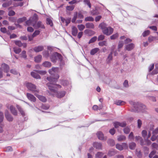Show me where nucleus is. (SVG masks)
I'll return each instance as SVG.
<instances>
[{
  "mask_svg": "<svg viewBox=\"0 0 158 158\" xmlns=\"http://www.w3.org/2000/svg\"><path fill=\"white\" fill-rule=\"evenodd\" d=\"M99 50L98 48H95L92 49L90 51V54L92 55H94Z\"/></svg>",
  "mask_w": 158,
  "mask_h": 158,
  "instance_id": "b1692460",
  "label": "nucleus"
},
{
  "mask_svg": "<svg viewBox=\"0 0 158 158\" xmlns=\"http://www.w3.org/2000/svg\"><path fill=\"white\" fill-rule=\"evenodd\" d=\"M85 21H93L94 19L91 16L87 17L85 18Z\"/></svg>",
  "mask_w": 158,
  "mask_h": 158,
  "instance_id": "473e14b6",
  "label": "nucleus"
},
{
  "mask_svg": "<svg viewBox=\"0 0 158 158\" xmlns=\"http://www.w3.org/2000/svg\"><path fill=\"white\" fill-rule=\"evenodd\" d=\"M72 34L74 36H76L77 35L78 30L77 28L74 26L72 27Z\"/></svg>",
  "mask_w": 158,
  "mask_h": 158,
  "instance_id": "9d476101",
  "label": "nucleus"
},
{
  "mask_svg": "<svg viewBox=\"0 0 158 158\" xmlns=\"http://www.w3.org/2000/svg\"><path fill=\"white\" fill-rule=\"evenodd\" d=\"M50 58L52 62L55 63L56 62L57 58L60 60H62V56L58 52H55L50 56Z\"/></svg>",
  "mask_w": 158,
  "mask_h": 158,
  "instance_id": "39448f33",
  "label": "nucleus"
},
{
  "mask_svg": "<svg viewBox=\"0 0 158 158\" xmlns=\"http://www.w3.org/2000/svg\"><path fill=\"white\" fill-rule=\"evenodd\" d=\"M75 8L74 6H67L66 7V10L69 11H72Z\"/></svg>",
  "mask_w": 158,
  "mask_h": 158,
  "instance_id": "2f4dec72",
  "label": "nucleus"
},
{
  "mask_svg": "<svg viewBox=\"0 0 158 158\" xmlns=\"http://www.w3.org/2000/svg\"><path fill=\"white\" fill-rule=\"evenodd\" d=\"M44 47L42 46H39L34 48L33 50L36 52L42 51L44 49Z\"/></svg>",
  "mask_w": 158,
  "mask_h": 158,
  "instance_id": "ddd939ff",
  "label": "nucleus"
},
{
  "mask_svg": "<svg viewBox=\"0 0 158 158\" xmlns=\"http://www.w3.org/2000/svg\"><path fill=\"white\" fill-rule=\"evenodd\" d=\"M4 118V116L2 113L0 112V123L2 122Z\"/></svg>",
  "mask_w": 158,
  "mask_h": 158,
  "instance_id": "69168bd1",
  "label": "nucleus"
},
{
  "mask_svg": "<svg viewBox=\"0 0 158 158\" xmlns=\"http://www.w3.org/2000/svg\"><path fill=\"white\" fill-rule=\"evenodd\" d=\"M134 44L133 43L128 44L126 46L125 48V50L130 51L134 48Z\"/></svg>",
  "mask_w": 158,
  "mask_h": 158,
  "instance_id": "9b49d317",
  "label": "nucleus"
},
{
  "mask_svg": "<svg viewBox=\"0 0 158 158\" xmlns=\"http://www.w3.org/2000/svg\"><path fill=\"white\" fill-rule=\"evenodd\" d=\"M77 27L79 30L81 31H82L85 28V26L82 24L78 25Z\"/></svg>",
  "mask_w": 158,
  "mask_h": 158,
  "instance_id": "c756f323",
  "label": "nucleus"
},
{
  "mask_svg": "<svg viewBox=\"0 0 158 158\" xmlns=\"http://www.w3.org/2000/svg\"><path fill=\"white\" fill-rule=\"evenodd\" d=\"M126 139V137L123 135H121L118 137V140L119 141H122L125 140Z\"/></svg>",
  "mask_w": 158,
  "mask_h": 158,
  "instance_id": "c85d7f7f",
  "label": "nucleus"
},
{
  "mask_svg": "<svg viewBox=\"0 0 158 158\" xmlns=\"http://www.w3.org/2000/svg\"><path fill=\"white\" fill-rule=\"evenodd\" d=\"M58 71V68H52L51 69L49 70V72L50 74L53 76L48 77L47 79L51 84L56 83L59 78V75L57 73L54 74V73H57Z\"/></svg>",
  "mask_w": 158,
  "mask_h": 158,
  "instance_id": "f03ea898",
  "label": "nucleus"
},
{
  "mask_svg": "<svg viewBox=\"0 0 158 158\" xmlns=\"http://www.w3.org/2000/svg\"><path fill=\"white\" fill-rule=\"evenodd\" d=\"M77 12H75L74 15V16L72 20V22L73 23H74L75 22L77 18Z\"/></svg>",
  "mask_w": 158,
  "mask_h": 158,
  "instance_id": "4c0bfd02",
  "label": "nucleus"
},
{
  "mask_svg": "<svg viewBox=\"0 0 158 158\" xmlns=\"http://www.w3.org/2000/svg\"><path fill=\"white\" fill-rule=\"evenodd\" d=\"M115 152L113 151H110L108 153V155L110 156H112L115 154Z\"/></svg>",
  "mask_w": 158,
  "mask_h": 158,
  "instance_id": "de8ad7c7",
  "label": "nucleus"
},
{
  "mask_svg": "<svg viewBox=\"0 0 158 158\" xmlns=\"http://www.w3.org/2000/svg\"><path fill=\"white\" fill-rule=\"evenodd\" d=\"M104 154L101 152H98L96 155V158H101Z\"/></svg>",
  "mask_w": 158,
  "mask_h": 158,
  "instance_id": "58836bf2",
  "label": "nucleus"
},
{
  "mask_svg": "<svg viewBox=\"0 0 158 158\" xmlns=\"http://www.w3.org/2000/svg\"><path fill=\"white\" fill-rule=\"evenodd\" d=\"M26 86L28 89L31 91L35 94V93H38L39 90L36 89V86L30 83H27Z\"/></svg>",
  "mask_w": 158,
  "mask_h": 158,
  "instance_id": "20e7f679",
  "label": "nucleus"
},
{
  "mask_svg": "<svg viewBox=\"0 0 158 158\" xmlns=\"http://www.w3.org/2000/svg\"><path fill=\"white\" fill-rule=\"evenodd\" d=\"M47 85L49 89L52 93L53 94L50 93V94H52L53 96H55L58 98H61L64 97L66 94L65 91H62L59 92H56V90L55 89L58 88H61V86L58 84H55V83L51 84V83H48Z\"/></svg>",
  "mask_w": 158,
  "mask_h": 158,
  "instance_id": "f257e3e1",
  "label": "nucleus"
},
{
  "mask_svg": "<svg viewBox=\"0 0 158 158\" xmlns=\"http://www.w3.org/2000/svg\"><path fill=\"white\" fill-rule=\"evenodd\" d=\"M105 38V36L103 35H100L98 38V41H101L103 40Z\"/></svg>",
  "mask_w": 158,
  "mask_h": 158,
  "instance_id": "4d7b16f0",
  "label": "nucleus"
},
{
  "mask_svg": "<svg viewBox=\"0 0 158 158\" xmlns=\"http://www.w3.org/2000/svg\"><path fill=\"white\" fill-rule=\"evenodd\" d=\"M21 57L24 59H26L27 58V55L26 54V51H23L22 52L21 54Z\"/></svg>",
  "mask_w": 158,
  "mask_h": 158,
  "instance_id": "49530a36",
  "label": "nucleus"
},
{
  "mask_svg": "<svg viewBox=\"0 0 158 158\" xmlns=\"http://www.w3.org/2000/svg\"><path fill=\"white\" fill-rule=\"evenodd\" d=\"M130 129L128 127L124 128L123 129V131L125 133L128 134L130 131Z\"/></svg>",
  "mask_w": 158,
  "mask_h": 158,
  "instance_id": "09e8293b",
  "label": "nucleus"
},
{
  "mask_svg": "<svg viewBox=\"0 0 158 158\" xmlns=\"http://www.w3.org/2000/svg\"><path fill=\"white\" fill-rule=\"evenodd\" d=\"M98 45L100 46H107V41L105 40L99 42L98 43Z\"/></svg>",
  "mask_w": 158,
  "mask_h": 158,
  "instance_id": "393cba45",
  "label": "nucleus"
},
{
  "mask_svg": "<svg viewBox=\"0 0 158 158\" xmlns=\"http://www.w3.org/2000/svg\"><path fill=\"white\" fill-rule=\"evenodd\" d=\"M42 65L44 67L49 68L51 66V63L50 62L45 61L43 63Z\"/></svg>",
  "mask_w": 158,
  "mask_h": 158,
  "instance_id": "412c9836",
  "label": "nucleus"
},
{
  "mask_svg": "<svg viewBox=\"0 0 158 158\" xmlns=\"http://www.w3.org/2000/svg\"><path fill=\"white\" fill-rule=\"evenodd\" d=\"M155 39V37L153 36H150L148 38V40L149 42H151L153 41Z\"/></svg>",
  "mask_w": 158,
  "mask_h": 158,
  "instance_id": "13d9d810",
  "label": "nucleus"
},
{
  "mask_svg": "<svg viewBox=\"0 0 158 158\" xmlns=\"http://www.w3.org/2000/svg\"><path fill=\"white\" fill-rule=\"evenodd\" d=\"M136 146V144L134 142H132L129 144V148L131 150H134Z\"/></svg>",
  "mask_w": 158,
  "mask_h": 158,
  "instance_id": "bb28decb",
  "label": "nucleus"
},
{
  "mask_svg": "<svg viewBox=\"0 0 158 158\" xmlns=\"http://www.w3.org/2000/svg\"><path fill=\"white\" fill-rule=\"evenodd\" d=\"M115 131L114 128L111 129L109 131V132L112 135H114L115 134Z\"/></svg>",
  "mask_w": 158,
  "mask_h": 158,
  "instance_id": "774afa93",
  "label": "nucleus"
},
{
  "mask_svg": "<svg viewBox=\"0 0 158 158\" xmlns=\"http://www.w3.org/2000/svg\"><path fill=\"white\" fill-rule=\"evenodd\" d=\"M26 20V18L25 17H23V18H19L17 20V23H21Z\"/></svg>",
  "mask_w": 158,
  "mask_h": 158,
  "instance_id": "e433bc0d",
  "label": "nucleus"
},
{
  "mask_svg": "<svg viewBox=\"0 0 158 158\" xmlns=\"http://www.w3.org/2000/svg\"><path fill=\"white\" fill-rule=\"evenodd\" d=\"M107 26L106 23H102L99 24V27L102 30L104 34L109 35L113 33L114 29L110 27H107Z\"/></svg>",
  "mask_w": 158,
  "mask_h": 158,
  "instance_id": "7ed1b4c3",
  "label": "nucleus"
},
{
  "mask_svg": "<svg viewBox=\"0 0 158 158\" xmlns=\"http://www.w3.org/2000/svg\"><path fill=\"white\" fill-rule=\"evenodd\" d=\"M142 135L143 137L145 138L147 135V131L145 130H143L142 132Z\"/></svg>",
  "mask_w": 158,
  "mask_h": 158,
  "instance_id": "338daca9",
  "label": "nucleus"
},
{
  "mask_svg": "<svg viewBox=\"0 0 158 158\" xmlns=\"http://www.w3.org/2000/svg\"><path fill=\"white\" fill-rule=\"evenodd\" d=\"M5 116L7 120L12 121L13 119L12 117L9 114L8 111L6 110L5 112Z\"/></svg>",
  "mask_w": 158,
  "mask_h": 158,
  "instance_id": "1a4fd4ad",
  "label": "nucleus"
},
{
  "mask_svg": "<svg viewBox=\"0 0 158 158\" xmlns=\"http://www.w3.org/2000/svg\"><path fill=\"white\" fill-rule=\"evenodd\" d=\"M97 136L98 138L100 140H103L104 139V135L103 133L101 131L98 132L97 133Z\"/></svg>",
  "mask_w": 158,
  "mask_h": 158,
  "instance_id": "a211bd4d",
  "label": "nucleus"
},
{
  "mask_svg": "<svg viewBox=\"0 0 158 158\" xmlns=\"http://www.w3.org/2000/svg\"><path fill=\"white\" fill-rule=\"evenodd\" d=\"M37 73H39L40 74L42 75H44L45 74L46 72L45 71H40V70H36L35 71Z\"/></svg>",
  "mask_w": 158,
  "mask_h": 158,
  "instance_id": "5fc2aeb1",
  "label": "nucleus"
},
{
  "mask_svg": "<svg viewBox=\"0 0 158 158\" xmlns=\"http://www.w3.org/2000/svg\"><path fill=\"white\" fill-rule=\"evenodd\" d=\"M118 36V33H116L113 34L110 36V38L111 40H113L116 39Z\"/></svg>",
  "mask_w": 158,
  "mask_h": 158,
  "instance_id": "c9c22d12",
  "label": "nucleus"
},
{
  "mask_svg": "<svg viewBox=\"0 0 158 158\" xmlns=\"http://www.w3.org/2000/svg\"><path fill=\"white\" fill-rule=\"evenodd\" d=\"M38 94V93H35V95L40 100L44 102H45L46 101V99L44 97L39 95Z\"/></svg>",
  "mask_w": 158,
  "mask_h": 158,
  "instance_id": "2eb2a0df",
  "label": "nucleus"
},
{
  "mask_svg": "<svg viewBox=\"0 0 158 158\" xmlns=\"http://www.w3.org/2000/svg\"><path fill=\"white\" fill-rule=\"evenodd\" d=\"M114 125L115 128H117L119 127H125L127 125L126 122H123L120 123L118 122H116L113 123Z\"/></svg>",
  "mask_w": 158,
  "mask_h": 158,
  "instance_id": "0eeeda50",
  "label": "nucleus"
},
{
  "mask_svg": "<svg viewBox=\"0 0 158 158\" xmlns=\"http://www.w3.org/2000/svg\"><path fill=\"white\" fill-rule=\"evenodd\" d=\"M123 85L124 87H127L129 86L128 83V81L127 80H125L123 83Z\"/></svg>",
  "mask_w": 158,
  "mask_h": 158,
  "instance_id": "e2e57ef3",
  "label": "nucleus"
},
{
  "mask_svg": "<svg viewBox=\"0 0 158 158\" xmlns=\"http://www.w3.org/2000/svg\"><path fill=\"white\" fill-rule=\"evenodd\" d=\"M23 3L22 2H21L18 3H16L14 5V6L15 7H17L18 6H22L23 5Z\"/></svg>",
  "mask_w": 158,
  "mask_h": 158,
  "instance_id": "680f3d73",
  "label": "nucleus"
},
{
  "mask_svg": "<svg viewBox=\"0 0 158 158\" xmlns=\"http://www.w3.org/2000/svg\"><path fill=\"white\" fill-rule=\"evenodd\" d=\"M31 75L33 77L37 79L40 78V76L37 73L35 72H32L31 73Z\"/></svg>",
  "mask_w": 158,
  "mask_h": 158,
  "instance_id": "4be33fe9",
  "label": "nucleus"
},
{
  "mask_svg": "<svg viewBox=\"0 0 158 158\" xmlns=\"http://www.w3.org/2000/svg\"><path fill=\"white\" fill-rule=\"evenodd\" d=\"M128 138L129 139H130V140L134 139V136L132 132H131L129 135L128 136Z\"/></svg>",
  "mask_w": 158,
  "mask_h": 158,
  "instance_id": "6e6d98bb",
  "label": "nucleus"
},
{
  "mask_svg": "<svg viewBox=\"0 0 158 158\" xmlns=\"http://www.w3.org/2000/svg\"><path fill=\"white\" fill-rule=\"evenodd\" d=\"M137 123L138 127L139 128H140L142 124V122L139 119H138V120Z\"/></svg>",
  "mask_w": 158,
  "mask_h": 158,
  "instance_id": "052dcab7",
  "label": "nucleus"
},
{
  "mask_svg": "<svg viewBox=\"0 0 158 158\" xmlns=\"http://www.w3.org/2000/svg\"><path fill=\"white\" fill-rule=\"evenodd\" d=\"M77 17L79 19H83L84 18V15L81 12L77 13Z\"/></svg>",
  "mask_w": 158,
  "mask_h": 158,
  "instance_id": "603ef678",
  "label": "nucleus"
},
{
  "mask_svg": "<svg viewBox=\"0 0 158 158\" xmlns=\"http://www.w3.org/2000/svg\"><path fill=\"white\" fill-rule=\"evenodd\" d=\"M15 44L19 47L22 46L23 44L20 41H15Z\"/></svg>",
  "mask_w": 158,
  "mask_h": 158,
  "instance_id": "c03bdc74",
  "label": "nucleus"
},
{
  "mask_svg": "<svg viewBox=\"0 0 158 158\" xmlns=\"http://www.w3.org/2000/svg\"><path fill=\"white\" fill-rule=\"evenodd\" d=\"M150 33V31L149 30H147L144 31L142 33V35L143 37H145L148 35Z\"/></svg>",
  "mask_w": 158,
  "mask_h": 158,
  "instance_id": "ea45409f",
  "label": "nucleus"
},
{
  "mask_svg": "<svg viewBox=\"0 0 158 158\" xmlns=\"http://www.w3.org/2000/svg\"><path fill=\"white\" fill-rule=\"evenodd\" d=\"M69 83V82L67 80H64L62 81V84L64 86L67 85Z\"/></svg>",
  "mask_w": 158,
  "mask_h": 158,
  "instance_id": "0e129e2a",
  "label": "nucleus"
},
{
  "mask_svg": "<svg viewBox=\"0 0 158 158\" xmlns=\"http://www.w3.org/2000/svg\"><path fill=\"white\" fill-rule=\"evenodd\" d=\"M93 146L97 149H101L102 148V144L101 143L98 142H94L93 143Z\"/></svg>",
  "mask_w": 158,
  "mask_h": 158,
  "instance_id": "dca6fc26",
  "label": "nucleus"
},
{
  "mask_svg": "<svg viewBox=\"0 0 158 158\" xmlns=\"http://www.w3.org/2000/svg\"><path fill=\"white\" fill-rule=\"evenodd\" d=\"M152 148L155 149L157 150L158 149V144L156 143H153L152 145Z\"/></svg>",
  "mask_w": 158,
  "mask_h": 158,
  "instance_id": "a18cd8bd",
  "label": "nucleus"
},
{
  "mask_svg": "<svg viewBox=\"0 0 158 158\" xmlns=\"http://www.w3.org/2000/svg\"><path fill=\"white\" fill-rule=\"evenodd\" d=\"M156 152V151L155 150H153L152 152H151L150 154L149 155V157L150 158H152L153 156H154Z\"/></svg>",
  "mask_w": 158,
  "mask_h": 158,
  "instance_id": "864d4df0",
  "label": "nucleus"
},
{
  "mask_svg": "<svg viewBox=\"0 0 158 158\" xmlns=\"http://www.w3.org/2000/svg\"><path fill=\"white\" fill-rule=\"evenodd\" d=\"M10 109L11 112L14 115H17V112L15 109V108L12 105L10 106Z\"/></svg>",
  "mask_w": 158,
  "mask_h": 158,
  "instance_id": "f3484780",
  "label": "nucleus"
},
{
  "mask_svg": "<svg viewBox=\"0 0 158 158\" xmlns=\"http://www.w3.org/2000/svg\"><path fill=\"white\" fill-rule=\"evenodd\" d=\"M126 102L123 101L121 100H117L116 101L114 104L117 105L122 106L125 105L126 104Z\"/></svg>",
  "mask_w": 158,
  "mask_h": 158,
  "instance_id": "aec40b11",
  "label": "nucleus"
},
{
  "mask_svg": "<svg viewBox=\"0 0 158 158\" xmlns=\"http://www.w3.org/2000/svg\"><path fill=\"white\" fill-rule=\"evenodd\" d=\"M40 31L39 30H36L33 33L32 35L34 37H35L37 35H39L40 33Z\"/></svg>",
  "mask_w": 158,
  "mask_h": 158,
  "instance_id": "3c124183",
  "label": "nucleus"
},
{
  "mask_svg": "<svg viewBox=\"0 0 158 158\" xmlns=\"http://www.w3.org/2000/svg\"><path fill=\"white\" fill-rule=\"evenodd\" d=\"M129 103L132 105H133L134 107V108H135V109H132L131 110V111L132 112H135L137 111L138 110L136 108V104L133 102L132 101H131L129 102Z\"/></svg>",
  "mask_w": 158,
  "mask_h": 158,
  "instance_id": "cd10ccee",
  "label": "nucleus"
},
{
  "mask_svg": "<svg viewBox=\"0 0 158 158\" xmlns=\"http://www.w3.org/2000/svg\"><path fill=\"white\" fill-rule=\"evenodd\" d=\"M26 95L28 99L31 101L33 102L36 101V98L33 95L29 93H27Z\"/></svg>",
  "mask_w": 158,
  "mask_h": 158,
  "instance_id": "6e6552de",
  "label": "nucleus"
},
{
  "mask_svg": "<svg viewBox=\"0 0 158 158\" xmlns=\"http://www.w3.org/2000/svg\"><path fill=\"white\" fill-rule=\"evenodd\" d=\"M86 28H88L93 29L94 28V24L92 23H87L85 24Z\"/></svg>",
  "mask_w": 158,
  "mask_h": 158,
  "instance_id": "5701e85b",
  "label": "nucleus"
},
{
  "mask_svg": "<svg viewBox=\"0 0 158 158\" xmlns=\"http://www.w3.org/2000/svg\"><path fill=\"white\" fill-rule=\"evenodd\" d=\"M42 58V56L39 55L34 58L35 61L37 63H39L41 61Z\"/></svg>",
  "mask_w": 158,
  "mask_h": 158,
  "instance_id": "6ab92c4d",
  "label": "nucleus"
},
{
  "mask_svg": "<svg viewBox=\"0 0 158 158\" xmlns=\"http://www.w3.org/2000/svg\"><path fill=\"white\" fill-rule=\"evenodd\" d=\"M108 143L110 145L112 146L114 145L115 142L114 140L112 139H109L107 141Z\"/></svg>",
  "mask_w": 158,
  "mask_h": 158,
  "instance_id": "f704fd0d",
  "label": "nucleus"
},
{
  "mask_svg": "<svg viewBox=\"0 0 158 158\" xmlns=\"http://www.w3.org/2000/svg\"><path fill=\"white\" fill-rule=\"evenodd\" d=\"M84 2L87 4L90 8L91 7V4L89 0H84Z\"/></svg>",
  "mask_w": 158,
  "mask_h": 158,
  "instance_id": "8fccbe9b",
  "label": "nucleus"
},
{
  "mask_svg": "<svg viewBox=\"0 0 158 158\" xmlns=\"http://www.w3.org/2000/svg\"><path fill=\"white\" fill-rule=\"evenodd\" d=\"M124 45V43L122 41H119L118 45V50L120 51V49L122 48Z\"/></svg>",
  "mask_w": 158,
  "mask_h": 158,
  "instance_id": "a878e982",
  "label": "nucleus"
},
{
  "mask_svg": "<svg viewBox=\"0 0 158 158\" xmlns=\"http://www.w3.org/2000/svg\"><path fill=\"white\" fill-rule=\"evenodd\" d=\"M116 148L118 150L120 151L123 150L124 148L127 149L128 146L127 144L126 143H123L122 144L117 143L116 145Z\"/></svg>",
  "mask_w": 158,
  "mask_h": 158,
  "instance_id": "423d86ee",
  "label": "nucleus"
},
{
  "mask_svg": "<svg viewBox=\"0 0 158 158\" xmlns=\"http://www.w3.org/2000/svg\"><path fill=\"white\" fill-rule=\"evenodd\" d=\"M2 67L4 71L6 73H7L9 70V67L7 64L4 63L2 64Z\"/></svg>",
  "mask_w": 158,
  "mask_h": 158,
  "instance_id": "4468645a",
  "label": "nucleus"
},
{
  "mask_svg": "<svg viewBox=\"0 0 158 158\" xmlns=\"http://www.w3.org/2000/svg\"><path fill=\"white\" fill-rule=\"evenodd\" d=\"M14 51L16 53L19 54L21 52V49L20 48H14Z\"/></svg>",
  "mask_w": 158,
  "mask_h": 158,
  "instance_id": "37998d69",
  "label": "nucleus"
},
{
  "mask_svg": "<svg viewBox=\"0 0 158 158\" xmlns=\"http://www.w3.org/2000/svg\"><path fill=\"white\" fill-rule=\"evenodd\" d=\"M97 39V36H94V37L91 38V39L90 40L89 42V44H90V43L94 42Z\"/></svg>",
  "mask_w": 158,
  "mask_h": 158,
  "instance_id": "a19ab883",
  "label": "nucleus"
},
{
  "mask_svg": "<svg viewBox=\"0 0 158 158\" xmlns=\"http://www.w3.org/2000/svg\"><path fill=\"white\" fill-rule=\"evenodd\" d=\"M34 27H36V28H40L42 29H44L45 28L44 25L40 21H38L36 25L35 24Z\"/></svg>",
  "mask_w": 158,
  "mask_h": 158,
  "instance_id": "f8f14e48",
  "label": "nucleus"
},
{
  "mask_svg": "<svg viewBox=\"0 0 158 158\" xmlns=\"http://www.w3.org/2000/svg\"><path fill=\"white\" fill-rule=\"evenodd\" d=\"M15 14V12L13 10H11L9 11L8 15L10 16H12L14 15Z\"/></svg>",
  "mask_w": 158,
  "mask_h": 158,
  "instance_id": "bf43d9fd",
  "label": "nucleus"
},
{
  "mask_svg": "<svg viewBox=\"0 0 158 158\" xmlns=\"http://www.w3.org/2000/svg\"><path fill=\"white\" fill-rule=\"evenodd\" d=\"M26 23L27 25H32L33 27L35 26V24L32 23V21L31 19L27 21L26 22Z\"/></svg>",
  "mask_w": 158,
  "mask_h": 158,
  "instance_id": "7c9ffc66",
  "label": "nucleus"
},
{
  "mask_svg": "<svg viewBox=\"0 0 158 158\" xmlns=\"http://www.w3.org/2000/svg\"><path fill=\"white\" fill-rule=\"evenodd\" d=\"M47 24L51 26L52 27L53 26V23L52 20L50 18H47L46 19Z\"/></svg>",
  "mask_w": 158,
  "mask_h": 158,
  "instance_id": "72a5a7b5",
  "label": "nucleus"
},
{
  "mask_svg": "<svg viewBox=\"0 0 158 158\" xmlns=\"http://www.w3.org/2000/svg\"><path fill=\"white\" fill-rule=\"evenodd\" d=\"M43 55L44 57L47 58L49 56V54L48 51H44L43 52Z\"/></svg>",
  "mask_w": 158,
  "mask_h": 158,
  "instance_id": "79ce46f5",
  "label": "nucleus"
}]
</instances>
